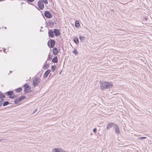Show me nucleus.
I'll list each match as a JSON object with an SVG mask.
<instances>
[{
	"label": "nucleus",
	"instance_id": "nucleus-28",
	"mask_svg": "<svg viewBox=\"0 0 152 152\" xmlns=\"http://www.w3.org/2000/svg\"><path fill=\"white\" fill-rule=\"evenodd\" d=\"M84 37H82V36H80L79 37V38L80 40H82L84 38Z\"/></svg>",
	"mask_w": 152,
	"mask_h": 152
},
{
	"label": "nucleus",
	"instance_id": "nucleus-2",
	"mask_svg": "<svg viewBox=\"0 0 152 152\" xmlns=\"http://www.w3.org/2000/svg\"><path fill=\"white\" fill-rule=\"evenodd\" d=\"M44 15L46 18H50L53 16L51 13L48 11H45L44 12Z\"/></svg>",
	"mask_w": 152,
	"mask_h": 152
},
{
	"label": "nucleus",
	"instance_id": "nucleus-29",
	"mask_svg": "<svg viewBox=\"0 0 152 152\" xmlns=\"http://www.w3.org/2000/svg\"><path fill=\"white\" fill-rule=\"evenodd\" d=\"M96 128H95L93 129V131L94 133H96Z\"/></svg>",
	"mask_w": 152,
	"mask_h": 152
},
{
	"label": "nucleus",
	"instance_id": "nucleus-11",
	"mask_svg": "<svg viewBox=\"0 0 152 152\" xmlns=\"http://www.w3.org/2000/svg\"><path fill=\"white\" fill-rule=\"evenodd\" d=\"M50 42L51 48H53L54 47L56 43L55 40L51 39L50 40Z\"/></svg>",
	"mask_w": 152,
	"mask_h": 152
},
{
	"label": "nucleus",
	"instance_id": "nucleus-24",
	"mask_svg": "<svg viewBox=\"0 0 152 152\" xmlns=\"http://www.w3.org/2000/svg\"><path fill=\"white\" fill-rule=\"evenodd\" d=\"M146 138V137H140L137 138V139L140 140H142L143 139H145Z\"/></svg>",
	"mask_w": 152,
	"mask_h": 152
},
{
	"label": "nucleus",
	"instance_id": "nucleus-32",
	"mask_svg": "<svg viewBox=\"0 0 152 152\" xmlns=\"http://www.w3.org/2000/svg\"><path fill=\"white\" fill-rule=\"evenodd\" d=\"M52 59V58L51 57H49L48 58V59L49 60H50Z\"/></svg>",
	"mask_w": 152,
	"mask_h": 152
},
{
	"label": "nucleus",
	"instance_id": "nucleus-3",
	"mask_svg": "<svg viewBox=\"0 0 152 152\" xmlns=\"http://www.w3.org/2000/svg\"><path fill=\"white\" fill-rule=\"evenodd\" d=\"M26 98L25 96H22L19 99H15L14 102L16 104H18L22 100L25 99Z\"/></svg>",
	"mask_w": 152,
	"mask_h": 152
},
{
	"label": "nucleus",
	"instance_id": "nucleus-13",
	"mask_svg": "<svg viewBox=\"0 0 152 152\" xmlns=\"http://www.w3.org/2000/svg\"><path fill=\"white\" fill-rule=\"evenodd\" d=\"M53 53L55 55H57L58 53V50L56 48H55L53 49Z\"/></svg>",
	"mask_w": 152,
	"mask_h": 152
},
{
	"label": "nucleus",
	"instance_id": "nucleus-17",
	"mask_svg": "<svg viewBox=\"0 0 152 152\" xmlns=\"http://www.w3.org/2000/svg\"><path fill=\"white\" fill-rule=\"evenodd\" d=\"M61 149L60 148H54L53 150V152H60L61 151Z\"/></svg>",
	"mask_w": 152,
	"mask_h": 152
},
{
	"label": "nucleus",
	"instance_id": "nucleus-23",
	"mask_svg": "<svg viewBox=\"0 0 152 152\" xmlns=\"http://www.w3.org/2000/svg\"><path fill=\"white\" fill-rule=\"evenodd\" d=\"M73 53L76 55H77L78 54V52L76 49H75L73 51Z\"/></svg>",
	"mask_w": 152,
	"mask_h": 152
},
{
	"label": "nucleus",
	"instance_id": "nucleus-12",
	"mask_svg": "<svg viewBox=\"0 0 152 152\" xmlns=\"http://www.w3.org/2000/svg\"><path fill=\"white\" fill-rule=\"evenodd\" d=\"M50 69H48L45 72V74H44V75H43V77L44 78H46L48 75L50 73Z\"/></svg>",
	"mask_w": 152,
	"mask_h": 152
},
{
	"label": "nucleus",
	"instance_id": "nucleus-25",
	"mask_svg": "<svg viewBox=\"0 0 152 152\" xmlns=\"http://www.w3.org/2000/svg\"><path fill=\"white\" fill-rule=\"evenodd\" d=\"M56 67L55 65H53L52 66L51 68L53 69V71L55 69Z\"/></svg>",
	"mask_w": 152,
	"mask_h": 152
},
{
	"label": "nucleus",
	"instance_id": "nucleus-15",
	"mask_svg": "<svg viewBox=\"0 0 152 152\" xmlns=\"http://www.w3.org/2000/svg\"><path fill=\"white\" fill-rule=\"evenodd\" d=\"M13 91H8L6 93V95H8V96H11V95H12L13 94Z\"/></svg>",
	"mask_w": 152,
	"mask_h": 152
},
{
	"label": "nucleus",
	"instance_id": "nucleus-8",
	"mask_svg": "<svg viewBox=\"0 0 152 152\" xmlns=\"http://www.w3.org/2000/svg\"><path fill=\"white\" fill-rule=\"evenodd\" d=\"M113 128L115 129V133L118 134L120 133V132L118 125L115 124Z\"/></svg>",
	"mask_w": 152,
	"mask_h": 152
},
{
	"label": "nucleus",
	"instance_id": "nucleus-33",
	"mask_svg": "<svg viewBox=\"0 0 152 152\" xmlns=\"http://www.w3.org/2000/svg\"><path fill=\"white\" fill-rule=\"evenodd\" d=\"M37 109H36L34 112H33V113H35L37 111Z\"/></svg>",
	"mask_w": 152,
	"mask_h": 152
},
{
	"label": "nucleus",
	"instance_id": "nucleus-18",
	"mask_svg": "<svg viewBox=\"0 0 152 152\" xmlns=\"http://www.w3.org/2000/svg\"><path fill=\"white\" fill-rule=\"evenodd\" d=\"M22 90V88H21L20 87L19 88H18L15 91L16 93H19Z\"/></svg>",
	"mask_w": 152,
	"mask_h": 152
},
{
	"label": "nucleus",
	"instance_id": "nucleus-34",
	"mask_svg": "<svg viewBox=\"0 0 152 152\" xmlns=\"http://www.w3.org/2000/svg\"><path fill=\"white\" fill-rule=\"evenodd\" d=\"M3 140L2 139H0V142H1Z\"/></svg>",
	"mask_w": 152,
	"mask_h": 152
},
{
	"label": "nucleus",
	"instance_id": "nucleus-22",
	"mask_svg": "<svg viewBox=\"0 0 152 152\" xmlns=\"http://www.w3.org/2000/svg\"><path fill=\"white\" fill-rule=\"evenodd\" d=\"M39 1H41L42 2H44L46 4H48L47 0H40Z\"/></svg>",
	"mask_w": 152,
	"mask_h": 152
},
{
	"label": "nucleus",
	"instance_id": "nucleus-21",
	"mask_svg": "<svg viewBox=\"0 0 152 152\" xmlns=\"http://www.w3.org/2000/svg\"><path fill=\"white\" fill-rule=\"evenodd\" d=\"M9 102L8 101H6L4 102L3 104V106H6L9 104Z\"/></svg>",
	"mask_w": 152,
	"mask_h": 152
},
{
	"label": "nucleus",
	"instance_id": "nucleus-30",
	"mask_svg": "<svg viewBox=\"0 0 152 152\" xmlns=\"http://www.w3.org/2000/svg\"><path fill=\"white\" fill-rule=\"evenodd\" d=\"M28 1H29L30 2H33L34 0H26Z\"/></svg>",
	"mask_w": 152,
	"mask_h": 152
},
{
	"label": "nucleus",
	"instance_id": "nucleus-7",
	"mask_svg": "<svg viewBox=\"0 0 152 152\" xmlns=\"http://www.w3.org/2000/svg\"><path fill=\"white\" fill-rule=\"evenodd\" d=\"M53 32L56 36H59L61 34V33L60 30L59 29L55 28L53 29Z\"/></svg>",
	"mask_w": 152,
	"mask_h": 152
},
{
	"label": "nucleus",
	"instance_id": "nucleus-9",
	"mask_svg": "<svg viewBox=\"0 0 152 152\" xmlns=\"http://www.w3.org/2000/svg\"><path fill=\"white\" fill-rule=\"evenodd\" d=\"M115 124L113 123H108L107 126V129L109 130L112 127H114V126L115 125Z\"/></svg>",
	"mask_w": 152,
	"mask_h": 152
},
{
	"label": "nucleus",
	"instance_id": "nucleus-31",
	"mask_svg": "<svg viewBox=\"0 0 152 152\" xmlns=\"http://www.w3.org/2000/svg\"><path fill=\"white\" fill-rule=\"evenodd\" d=\"M49 23L50 25H51L52 24L53 25V23L52 21L50 22Z\"/></svg>",
	"mask_w": 152,
	"mask_h": 152
},
{
	"label": "nucleus",
	"instance_id": "nucleus-19",
	"mask_svg": "<svg viewBox=\"0 0 152 152\" xmlns=\"http://www.w3.org/2000/svg\"><path fill=\"white\" fill-rule=\"evenodd\" d=\"M74 42L76 44H78L79 42V39L77 38H74Z\"/></svg>",
	"mask_w": 152,
	"mask_h": 152
},
{
	"label": "nucleus",
	"instance_id": "nucleus-27",
	"mask_svg": "<svg viewBox=\"0 0 152 152\" xmlns=\"http://www.w3.org/2000/svg\"><path fill=\"white\" fill-rule=\"evenodd\" d=\"M3 101L2 100H1V99H0V106L2 105V102H3Z\"/></svg>",
	"mask_w": 152,
	"mask_h": 152
},
{
	"label": "nucleus",
	"instance_id": "nucleus-10",
	"mask_svg": "<svg viewBox=\"0 0 152 152\" xmlns=\"http://www.w3.org/2000/svg\"><path fill=\"white\" fill-rule=\"evenodd\" d=\"M53 31L52 30H49L48 32L49 36L50 37L52 38H53L54 37L53 34Z\"/></svg>",
	"mask_w": 152,
	"mask_h": 152
},
{
	"label": "nucleus",
	"instance_id": "nucleus-16",
	"mask_svg": "<svg viewBox=\"0 0 152 152\" xmlns=\"http://www.w3.org/2000/svg\"><path fill=\"white\" fill-rule=\"evenodd\" d=\"M5 95L3 94H0V99L1 100L4 101V99L5 98Z\"/></svg>",
	"mask_w": 152,
	"mask_h": 152
},
{
	"label": "nucleus",
	"instance_id": "nucleus-35",
	"mask_svg": "<svg viewBox=\"0 0 152 152\" xmlns=\"http://www.w3.org/2000/svg\"><path fill=\"white\" fill-rule=\"evenodd\" d=\"M61 152H65V151H62Z\"/></svg>",
	"mask_w": 152,
	"mask_h": 152
},
{
	"label": "nucleus",
	"instance_id": "nucleus-20",
	"mask_svg": "<svg viewBox=\"0 0 152 152\" xmlns=\"http://www.w3.org/2000/svg\"><path fill=\"white\" fill-rule=\"evenodd\" d=\"M75 26L76 27H78L80 26L79 23L78 21H76L75 22Z\"/></svg>",
	"mask_w": 152,
	"mask_h": 152
},
{
	"label": "nucleus",
	"instance_id": "nucleus-1",
	"mask_svg": "<svg viewBox=\"0 0 152 152\" xmlns=\"http://www.w3.org/2000/svg\"><path fill=\"white\" fill-rule=\"evenodd\" d=\"M100 89L103 90L112 88L113 84L112 82L106 81H100Z\"/></svg>",
	"mask_w": 152,
	"mask_h": 152
},
{
	"label": "nucleus",
	"instance_id": "nucleus-5",
	"mask_svg": "<svg viewBox=\"0 0 152 152\" xmlns=\"http://www.w3.org/2000/svg\"><path fill=\"white\" fill-rule=\"evenodd\" d=\"M44 2L39 1H38L37 2L38 6L39 9L41 10H42L44 8Z\"/></svg>",
	"mask_w": 152,
	"mask_h": 152
},
{
	"label": "nucleus",
	"instance_id": "nucleus-14",
	"mask_svg": "<svg viewBox=\"0 0 152 152\" xmlns=\"http://www.w3.org/2000/svg\"><path fill=\"white\" fill-rule=\"evenodd\" d=\"M58 57L57 56L54 57L52 60V62L53 63H56L58 62Z\"/></svg>",
	"mask_w": 152,
	"mask_h": 152
},
{
	"label": "nucleus",
	"instance_id": "nucleus-4",
	"mask_svg": "<svg viewBox=\"0 0 152 152\" xmlns=\"http://www.w3.org/2000/svg\"><path fill=\"white\" fill-rule=\"evenodd\" d=\"M25 88L24 91L25 92L28 93L30 92L31 88L27 83H26L24 86Z\"/></svg>",
	"mask_w": 152,
	"mask_h": 152
},
{
	"label": "nucleus",
	"instance_id": "nucleus-6",
	"mask_svg": "<svg viewBox=\"0 0 152 152\" xmlns=\"http://www.w3.org/2000/svg\"><path fill=\"white\" fill-rule=\"evenodd\" d=\"M39 82V81L38 80V79L36 77L34 79L33 81L32 85L34 87L38 86V84Z\"/></svg>",
	"mask_w": 152,
	"mask_h": 152
},
{
	"label": "nucleus",
	"instance_id": "nucleus-26",
	"mask_svg": "<svg viewBox=\"0 0 152 152\" xmlns=\"http://www.w3.org/2000/svg\"><path fill=\"white\" fill-rule=\"evenodd\" d=\"M16 97V96L15 95H13L12 96H10L9 97L10 98L13 99Z\"/></svg>",
	"mask_w": 152,
	"mask_h": 152
}]
</instances>
